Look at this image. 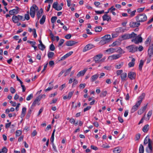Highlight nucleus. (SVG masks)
<instances>
[{
  "label": "nucleus",
  "instance_id": "obj_7",
  "mask_svg": "<svg viewBox=\"0 0 153 153\" xmlns=\"http://www.w3.org/2000/svg\"><path fill=\"white\" fill-rule=\"evenodd\" d=\"M102 56V54H99L95 56L94 58V59L96 63H102L104 62L105 59V58L101 59Z\"/></svg>",
  "mask_w": 153,
  "mask_h": 153
},
{
  "label": "nucleus",
  "instance_id": "obj_33",
  "mask_svg": "<svg viewBox=\"0 0 153 153\" xmlns=\"http://www.w3.org/2000/svg\"><path fill=\"white\" fill-rule=\"evenodd\" d=\"M149 143H151L150 142V139L149 137L147 136L144 140V144L145 145H146L148 143L149 144Z\"/></svg>",
  "mask_w": 153,
  "mask_h": 153
},
{
  "label": "nucleus",
  "instance_id": "obj_45",
  "mask_svg": "<svg viewBox=\"0 0 153 153\" xmlns=\"http://www.w3.org/2000/svg\"><path fill=\"white\" fill-rule=\"evenodd\" d=\"M119 45V43L118 41H115L111 45H109V46L114 47L115 46L118 45Z\"/></svg>",
  "mask_w": 153,
  "mask_h": 153
},
{
  "label": "nucleus",
  "instance_id": "obj_37",
  "mask_svg": "<svg viewBox=\"0 0 153 153\" xmlns=\"http://www.w3.org/2000/svg\"><path fill=\"white\" fill-rule=\"evenodd\" d=\"M39 48L42 51H43L45 48V46L43 44H39L38 45Z\"/></svg>",
  "mask_w": 153,
  "mask_h": 153
},
{
  "label": "nucleus",
  "instance_id": "obj_35",
  "mask_svg": "<svg viewBox=\"0 0 153 153\" xmlns=\"http://www.w3.org/2000/svg\"><path fill=\"white\" fill-rule=\"evenodd\" d=\"M26 108L25 107L22 108V114H21V117H23L25 115L26 112Z\"/></svg>",
  "mask_w": 153,
  "mask_h": 153
},
{
  "label": "nucleus",
  "instance_id": "obj_39",
  "mask_svg": "<svg viewBox=\"0 0 153 153\" xmlns=\"http://www.w3.org/2000/svg\"><path fill=\"white\" fill-rule=\"evenodd\" d=\"M81 105V103L80 102H78L77 103V105L74 106V105H72L71 108H73L75 109H76L77 107H79Z\"/></svg>",
  "mask_w": 153,
  "mask_h": 153
},
{
  "label": "nucleus",
  "instance_id": "obj_44",
  "mask_svg": "<svg viewBox=\"0 0 153 153\" xmlns=\"http://www.w3.org/2000/svg\"><path fill=\"white\" fill-rule=\"evenodd\" d=\"M116 31L118 33L123 32V29L122 27H120L116 29Z\"/></svg>",
  "mask_w": 153,
  "mask_h": 153
},
{
  "label": "nucleus",
  "instance_id": "obj_23",
  "mask_svg": "<svg viewBox=\"0 0 153 153\" xmlns=\"http://www.w3.org/2000/svg\"><path fill=\"white\" fill-rule=\"evenodd\" d=\"M149 55L151 57L153 54V48L151 45L150 46L148 51Z\"/></svg>",
  "mask_w": 153,
  "mask_h": 153
},
{
  "label": "nucleus",
  "instance_id": "obj_18",
  "mask_svg": "<svg viewBox=\"0 0 153 153\" xmlns=\"http://www.w3.org/2000/svg\"><path fill=\"white\" fill-rule=\"evenodd\" d=\"M146 151L147 153H151L152 152V146L151 143H149L148 146L146 148Z\"/></svg>",
  "mask_w": 153,
  "mask_h": 153
},
{
  "label": "nucleus",
  "instance_id": "obj_32",
  "mask_svg": "<svg viewBox=\"0 0 153 153\" xmlns=\"http://www.w3.org/2000/svg\"><path fill=\"white\" fill-rule=\"evenodd\" d=\"M127 76V74L126 73H123L121 74V77L123 81L125 80Z\"/></svg>",
  "mask_w": 153,
  "mask_h": 153
},
{
  "label": "nucleus",
  "instance_id": "obj_41",
  "mask_svg": "<svg viewBox=\"0 0 153 153\" xmlns=\"http://www.w3.org/2000/svg\"><path fill=\"white\" fill-rule=\"evenodd\" d=\"M102 28L100 26H97L95 28V30L96 32H100L102 30Z\"/></svg>",
  "mask_w": 153,
  "mask_h": 153
},
{
  "label": "nucleus",
  "instance_id": "obj_22",
  "mask_svg": "<svg viewBox=\"0 0 153 153\" xmlns=\"http://www.w3.org/2000/svg\"><path fill=\"white\" fill-rule=\"evenodd\" d=\"M99 74H96L92 76L90 79L91 82H94L95 81L98 77Z\"/></svg>",
  "mask_w": 153,
  "mask_h": 153
},
{
  "label": "nucleus",
  "instance_id": "obj_19",
  "mask_svg": "<svg viewBox=\"0 0 153 153\" xmlns=\"http://www.w3.org/2000/svg\"><path fill=\"white\" fill-rule=\"evenodd\" d=\"M73 53V51H70L61 58V60H64L66 58L71 56Z\"/></svg>",
  "mask_w": 153,
  "mask_h": 153
},
{
  "label": "nucleus",
  "instance_id": "obj_43",
  "mask_svg": "<svg viewBox=\"0 0 153 153\" xmlns=\"http://www.w3.org/2000/svg\"><path fill=\"white\" fill-rule=\"evenodd\" d=\"M29 11H28L27 12V13L25 14V18H24L25 19H26L27 20H29V19L30 16L29 14Z\"/></svg>",
  "mask_w": 153,
  "mask_h": 153
},
{
  "label": "nucleus",
  "instance_id": "obj_10",
  "mask_svg": "<svg viewBox=\"0 0 153 153\" xmlns=\"http://www.w3.org/2000/svg\"><path fill=\"white\" fill-rule=\"evenodd\" d=\"M140 105L139 102H137L135 104L132 106L131 110V113H133L136 111Z\"/></svg>",
  "mask_w": 153,
  "mask_h": 153
},
{
  "label": "nucleus",
  "instance_id": "obj_54",
  "mask_svg": "<svg viewBox=\"0 0 153 153\" xmlns=\"http://www.w3.org/2000/svg\"><path fill=\"white\" fill-rule=\"evenodd\" d=\"M86 86V84L85 83L81 84L79 85V88H83Z\"/></svg>",
  "mask_w": 153,
  "mask_h": 153
},
{
  "label": "nucleus",
  "instance_id": "obj_56",
  "mask_svg": "<svg viewBox=\"0 0 153 153\" xmlns=\"http://www.w3.org/2000/svg\"><path fill=\"white\" fill-rule=\"evenodd\" d=\"M33 36L34 38H36L37 36V35L36 34V29H33Z\"/></svg>",
  "mask_w": 153,
  "mask_h": 153
},
{
  "label": "nucleus",
  "instance_id": "obj_13",
  "mask_svg": "<svg viewBox=\"0 0 153 153\" xmlns=\"http://www.w3.org/2000/svg\"><path fill=\"white\" fill-rule=\"evenodd\" d=\"M140 25V23L138 22H130L129 25L131 27H137Z\"/></svg>",
  "mask_w": 153,
  "mask_h": 153
},
{
  "label": "nucleus",
  "instance_id": "obj_11",
  "mask_svg": "<svg viewBox=\"0 0 153 153\" xmlns=\"http://www.w3.org/2000/svg\"><path fill=\"white\" fill-rule=\"evenodd\" d=\"M120 54H121L120 53L119 54H114L108 57V59L110 60L117 59L121 57V55Z\"/></svg>",
  "mask_w": 153,
  "mask_h": 153
},
{
  "label": "nucleus",
  "instance_id": "obj_8",
  "mask_svg": "<svg viewBox=\"0 0 153 153\" xmlns=\"http://www.w3.org/2000/svg\"><path fill=\"white\" fill-rule=\"evenodd\" d=\"M126 48L129 52L132 53H134L136 52L138 50V47L134 45L127 46Z\"/></svg>",
  "mask_w": 153,
  "mask_h": 153
},
{
  "label": "nucleus",
  "instance_id": "obj_55",
  "mask_svg": "<svg viewBox=\"0 0 153 153\" xmlns=\"http://www.w3.org/2000/svg\"><path fill=\"white\" fill-rule=\"evenodd\" d=\"M27 42L30 43L32 47L34 46L36 44V42H35L28 41Z\"/></svg>",
  "mask_w": 153,
  "mask_h": 153
},
{
  "label": "nucleus",
  "instance_id": "obj_2",
  "mask_svg": "<svg viewBox=\"0 0 153 153\" xmlns=\"http://www.w3.org/2000/svg\"><path fill=\"white\" fill-rule=\"evenodd\" d=\"M101 40L100 41L99 43L101 45H104L109 42L111 39V37L110 35L107 34L101 38Z\"/></svg>",
  "mask_w": 153,
  "mask_h": 153
},
{
  "label": "nucleus",
  "instance_id": "obj_59",
  "mask_svg": "<svg viewBox=\"0 0 153 153\" xmlns=\"http://www.w3.org/2000/svg\"><path fill=\"white\" fill-rule=\"evenodd\" d=\"M140 134L138 133V134H137L136 135V137H135L136 140H138L140 138Z\"/></svg>",
  "mask_w": 153,
  "mask_h": 153
},
{
  "label": "nucleus",
  "instance_id": "obj_38",
  "mask_svg": "<svg viewBox=\"0 0 153 153\" xmlns=\"http://www.w3.org/2000/svg\"><path fill=\"white\" fill-rule=\"evenodd\" d=\"M54 55V53L53 52H50L48 53V56L49 58H52Z\"/></svg>",
  "mask_w": 153,
  "mask_h": 153
},
{
  "label": "nucleus",
  "instance_id": "obj_48",
  "mask_svg": "<svg viewBox=\"0 0 153 153\" xmlns=\"http://www.w3.org/2000/svg\"><path fill=\"white\" fill-rule=\"evenodd\" d=\"M102 147L104 148L107 149L110 147V146L108 145H107L106 143L103 144L102 145Z\"/></svg>",
  "mask_w": 153,
  "mask_h": 153
},
{
  "label": "nucleus",
  "instance_id": "obj_29",
  "mask_svg": "<svg viewBox=\"0 0 153 153\" xmlns=\"http://www.w3.org/2000/svg\"><path fill=\"white\" fill-rule=\"evenodd\" d=\"M149 129V125L148 124H146L144 126L142 130L144 132H146Z\"/></svg>",
  "mask_w": 153,
  "mask_h": 153
},
{
  "label": "nucleus",
  "instance_id": "obj_51",
  "mask_svg": "<svg viewBox=\"0 0 153 153\" xmlns=\"http://www.w3.org/2000/svg\"><path fill=\"white\" fill-rule=\"evenodd\" d=\"M50 49L51 51H54L55 49V47L53 44H51L50 47Z\"/></svg>",
  "mask_w": 153,
  "mask_h": 153
},
{
  "label": "nucleus",
  "instance_id": "obj_52",
  "mask_svg": "<svg viewBox=\"0 0 153 153\" xmlns=\"http://www.w3.org/2000/svg\"><path fill=\"white\" fill-rule=\"evenodd\" d=\"M64 42V40L63 39H60L59 42L58 46L59 47L61 46L62 45L63 43Z\"/></svg>",
  "mask_w": 153,
  "mask_h": 153
},
{
  "label": "nucleus",
  "instance_id": "obj_20",
  "mask_svg": "<svg viewBox=\"0 0 153 153\" xmlns=\"http://www.w3.org/2000/svg\"><path fill=\"white\" fill-rule=\"evenodd\" d=\"M77 43L75 41L70 40L66 42V45L67 46H72L75 45Z\"/></svg>",
  "mask_w": 153,
  "mask_h": 153
},
{
  "label": "nucleus",
  "instance_id": "obj_9",
  "mask_svg": "<svg viewBox=\"0 0 153 153\" xmlns=\"http://www.w3.org/2000/svg\"><path fill=\"white\" fill-rule=\"evenodd\" d=\"M135 34L134 32H132L131 34H124L122 35L121 37V40H126L130 38H131L132 37H133Z\"/></svg>",
  "mask_w": 153,
  "mask_h": 153
},
{
  "label": "nucleus",
  "instance_id": "obj_57",
  "mask_svg": "<svg viewBox=\"0 0 153 153\" xmlns=\"http://www.w3.org/2000/svg\"><path fill=\"white\" fill-rule=\"evenodd\" d=\"M107 94V91H104L101 93V96L102 97H105L106 96Z\"/></svg>",
  "mask_w": 153,
  "mask_h": 153
},
{
  "label": "nucleus",
  "instance_id": "obj_6",
  "mask_svg": "<svg viewBox=\"0 0 153 153\" xmlns=\"http://www.w3.org/2000/svg\"><path fill=\"white\" fill-rule=\"evenodd\" d=\"M12 20L14 23H17L19 21H24L25 19L22 16L18 15L17 16L13 15L12 17Z\"/></svg>",
  "mask_w": 153,
  "mask_h": 153
},
{
  "label": "nucleus",
  "instance_id": "obj_64",
  "mask_svg": "<svg viewBox=\"0 0 153 153\" xmlns=\"http://www.w3.org/2000/svg\"><path fill=\"white\" fill-rule=\"evenodd\" d=\"M71 37V34H68L65 36V37L67 39H69Z\"/></svg>",
  "mask_w": 153,
  "mask_h": 153
},
{
  "label": "nucleus",
  "instance_id": "obj_17",
  "mask_svg": "<svg viewBox=\"0 0 153 153\" xmlns=\"http://www.w3.org/2000/svg\"><path fill=\"white\" fill-rule=\"evenodd\" d=\"M74 93V91H72L71 92H70L68 93V96H65L63 97V99L64 100H65L67 99H68V100L70 99L72 96L73 94Z\"/></svg>",
  "mask_w": 153,
  "mask_h": 153
},
{
  "label": "nucleus",
  "instance_id": "obj_15",
  "mask_svg": "<svg viewBox=\"0 0 153 153\" xmlns=\"http://www.w3.org/2000/svg\"><path fill=\"white\" fill-rule=\"evenodd\" d=\"M16 8V9H14L9 11V13L10 14L12 15L14 14H17L19 12V10L18 7H17Z\"/></svg>",
  "mask_w": 153,
  "mask_h": 153
},
{
  "label": "nucleus",
  "instance_id": "obj_16",
  "mask_svg": "<svg viewBox=\"0 0 153 153\" xmlns=\"http://www.w3.org/2000/svg\"><path fill=\"white\" fill-rule=\"evenodd\" d=\"M102 19L103 21H107L108 22L111 21V18L110 16L107 14H105L102 16Z\"/></svg>",
  "mask_w": 153,
  "mask_h": 153
},
{
  "label": "nucleus",
  "instance_id": "obj_46",
  "mask_svg": "<svg viewBox=\"0 0 153 153\" xmlns=\"http://www.w3.org/2000/svg\"><path fill=\"white\" fill-rule=\"evenodd\" d=\"M57 18L56 16H53L51 18V22L52 23H54L56 21Z\"/></svg>",
  "mask_w": 153,
  "mask_h": 153
},
{
  "label": "nucleus",
  "instance_id": "obj_40",
  "mask_svg": "<svg viewBox=\"0 0 153 153\" xmlns=\"http://www.w3.org/2000/svg\"><path fill=\"white\" fill-rule=\"evenodd\" d=\"M7 149L5 147H3L2 149H0V153H7Z\"/></svg>",
  "mask_w": 153,
  "mask_h": 153
},
{
  "label": "nucleus",
  "instance_id": "obj_58",
  "mask_svg": "<svg viewBox=\"0 0 153 153\" xmlns=\"http://www.w3.org/2000/svg\"><path fill=\"white\" fill-rule=\"evenodd\" d=\"M95 13L97 14H101L104 13V10H102L101 11H95Z\"/></svg>",
  "mask_w": 153,
  "mask_h": 153
},
{
  "label": "nucleus",
  "instance_id": "obj_27",
  "mask_svg": "<svg viewBox=\"0 0 153 153\" xmlns=\"http://www.w3.org/2000/svg\"><path fill=\"white\" fill-rule=\"evenodd\" d=\"M43 12V11L42 8L40 9L39 11L38 12V13H37V15L38 19H39V18H40Z\"/></svg>",
  "mask_w": 153,
  "mask_h": 153
},
{
  "label": "nucleus",
  "instance_id": "obj_30",
  "mask_svg": "<svg viewBox=\"0 0 153 153\" xmlns=\"http://www.w3.org/2000/svg\"><path fill=\"white\" fill-rule=\"evenodd\" d=\"M45 19L46 16L43 15L40 21V23L41 25L43 24L45 21Z\"/></svg>",
  "mask_w": 153,
  "mask_h": 153
},
{
  "label": "nucleus",
  "instance_id": "obj_28",
  "mask_svg": "<svg viewBox=\"0 0 153 153\" xmlns=\"http://www.w3.org/2000/svg\"><path fill=\"white\" fill-rule=\"evenodd\" d=\"M121 151V149L119 147H117L114 149L113 152L114 153H119Z\"/></svg>",
  "mask_w": 153,
  "mask_h": 153
},
{
  "label": "nucleus",
  "instance_id": "obj_24",
  "mask_svg": "<svg viewBox=\"0 0 153 153\" xmlns=\"http://www.w3.org/2000/svg\"><path fill=\"white\" fill-rule=\"evenodd\" d=\"M145 93H142L141 95L139 96L138 98V100L137 102H139L140 103V104L142 100L144 99L145 97Z\"/></svg>",
  "mask_w": 153,
  "mask_h": 153
},
{
  "label": "nucleus",
  "instance_id": "obj_31",
  "mask_svg": "<svg viewBox=\"0 0 153 153\" xmlns=\"http://www.w3.org/2000/svg\"><path fill=\"white\" fill-rule=\"evenodd\" d=\"M152 114V111H149L147 114V117L145 118V120L148 121L149 120L150 117L151 116Z\"/></svg>",
  "mask_w": 153,
  "mask_h": 153
},
{
  "label": "nucleus",
  "instance_id": "obj_5",
  "mask_svg": "<svg viewBox=\"0 0 153 153\" xmlns=\"http://www.w3.org/2000/svg\"><path fill=\"white\" fill-rule=\"evenodd\" d=\"M38 10V7L35 4H33L30 7V15L33 18L35 16L36 11Z\"/></svg>",
  "mask_w": 153,
  "mask_h": 153
},
{
  "label": "nucleus",
  "instance_id": "obj_1",
  "mask_svg": "<svg viewBox=\"0 0 153 153\" xmlns=\"http://www.w3.org/2000/svg\"><path fill=\"white\" fill-rule=\"evenodd\" d=\"M105 51L108 54H111L115 52H118L120 54L125 53V51L120 47H117L115 48H111L106 50Z\"/></svg>",
  "mask_w": 153,
  "mask_h": 153
},
{
  "label": "nucleus",
  "instance_id": "obj_53",
  "mask_svg": "<svg viewBox=\"0 0 153 153\" xmlns=\"http://www.w3.org/2000/svg\"><path fill=\"white\" fill-rule=\"evenodd\" d=\"M22 134V131H21L18 130L16 132V135L17 136H20Z\"/></svg>",
  "mask_w": 153,
  "mask_h": 153
},
{
  "label": "nucleus",
  "instance_id": "obj_62",
  "mask_svg": "<svg viewBox=\"0 0 153 153\" xmlns=\"http://www.w3.org/2000/svg\"><path fill=\"white\" fill-rule=\"evenodd\" d=\"M145 9V7L140 8L137 9V11L138 12L140 13L142 12Z\"/></svg>",
  "mask_w": 153,
  "mask_h": 153
},
{
  "label": "nucleus",
  "instance_id": "obj_12",
  "mask_svg": "<svg viewBox=\"0 0 153 153\" xmlns=\"http://www.w3.org/2000/svg\"><path fill=\"white\" fill-rule=\"evenodd\" d=\"M94 47V46L91 44H88L86 45L84 48L83 51L85 52L90 50Z\"/></svg>",
  "mask_w": 153,
  "mask_h": 153
},
{
  "label": "nucleus",
  "instance_id": "obj_61",
  "mask_svg": "<svg viewBox=\"0 0 153 153\" xmlns=\"http://www.w3.org/2000/svg\"><path fill=\"white\" fill-rule=\"evenodd\" d=\"M123 72V70H118L117 71L116 73L117 74V75H119L121 74V73Z\"/></svg>",
  "mask_w": 153,
  "mask_h": 153
},
{
  "label": "nucleus",
  "instance_id": "obj_3",
  "mask_svg": "<svg viewBox=\"0 0 153 153\" xmlns=\"http://www.w3.org/2000/svg\"><path fill=\"white\" fill-rule=\"evenodd\" d=\"M135 19L136 21L139 23L142 22L147 20V17L145 14H140L136 17Z\"/></svg>",
  "mask_w": 153,
  "mask_h": 153
},
{
  "label": "nucleus",
  "instance_id": "obj_49",
  "mask_svg": "<svg viewBox=\"0 0 153 153\" xmlns=\"http://www.w3.org/2000/svg\"><path fill=\"white\" fill-rule=\"evenodd\" d=\"M58 6V2H54L53 5V7L55 10L57 8V7Z\"/></svg>",
  "mask_w": 153,
  "mask_h": 153
},
{
  "label": "nucleus",
  "instance_id": "obj_4",
  "mask_svg": "<svg viewBox=\"0 0 153 153\" xmlns=\"http://www.w3.org/2000/svg\"><path fill=\"white\" fill-rule=\"evenodd\" d=\"M135 35L132 37V38L131 41L132 42H134L136 44H138L139 42H141L142 41V38L141 37L140 35H138V36L137 35L134 33Z\"/></svg>",
  "mask_w": 153,
  "mask_h": 153
},
{
  "label": "nucleus",
  "instance_id": "obj_63",
  "mask_svg": "<svg viewBox=\"0 0 153 153\" xmlns=\"http://www.w3.org/2000/svg\"><path fill=\"white\" fill-rule=\"evenodd\" d=\"M144 112V111H143V110L141 108L138 111L137 113L138 114L141 115L142 113H143Z\"/></svg>",
  "mask_w": 153,
  "mask_h": 153
},
{
  "label": "nucleus",
  "instance_id": "obj_26",
  "mask_svg": "<svg viewBox=\"0 0 153 153\" xmlns=\"http://www.w3.org/2000/svg\"><path fill=\"white\" fill-rule=\"evenodd\" d=\"M131 61L129 62L128 64V66L129 67H131L134 66V62L135 61V59L131 57Z\"/></svg>",
  "mask_w": 153,
  "mask_h": 153
},
{
  "label": "nucleus",
  "instance_id": "obj_60",
  "mask_svg": "<svg viewBox=\"0 0 153 153\" xmlns=\"http://www.w3.org/2000/svg\"><path fill=\"white\" fill-rule=\"evenodd\" d=\"M136 12V10H134L131 13L130 15V17H132L135 15V13Z\"/></svg>",
  "mask_w": 153,
  "mask_h": 153
},
{
  "label": "nucleus",
  "instance_id": "obj_36",
  "mask_svg": "<svg viewBox=\"0 0 153 153\" xmlns=\"http://www.w3.org/2000/svg\"><path fill=\"white\" fill-rule=\"evenodd\" d=\"M144 61L143 60H141L139 65V68L140 70H142V67L143 65Z\"/></svg>",
  "mask_w": 153,
  "mask_h": 153
},
{
  "label": "nucleus",
  "instance_id": "obj_14",
  "mask_svg": "<svg viewBox=\"0 0 153 153\" xmlns=\"http://www.w3.org/2000/svg\"><path fill=\"white\" fill-rule=\"evenodd\" d=\"M128 77L131 79H133L136 77L135 73L133 72H130L128 74Z\"/></svg>",
  "mask_w": 153,
  "mask_h": 153
},
{
  "label": "nucleus",
  "instance_id": "obj_47",
  "mask_svg": "<svg viewBox=\"0 0 153 153\" xmlns=\"http://www.w3.org/2000/svg\"><path fill=\"white\" fill-rule=\"evenodd\" d=\"M33 95L32 94H30L26 98V100L27 101L30 100L33 97Z\"/></svg>",
  "mask_w": 153,
  "mask_h": 153
},
{
  "label": "nucleus",
  "instance_id": "obj_50",
  "mask_svg": "<svg viewBox=\"0 0 153 153\" xmlns=\"http://www.w3.org/2000/svg\"><path fill=\"white\" fill-rule=\"evenodd\" d=\"M10 91L11 93L12 94H14L16 92V90L12 87H11L10 88Z\"/></svg>",
  "mask_w": 153,
  "mask_h": 153
},
{
  "label": "nucleus",
  "instance_id": "obj_25",
  "mask_svg": "<svg viewBox=\"0 0 153 153\" xmlns=\"http://www.w3.org/2000/svg\"><path fill=\"white\" fill-rule=\"evenodd\" d=\"M40 100L39 98H36V99L33 102L31 107H33L35 106L37 104L39 105V102L40 101Z\"/></svg>",
  "mask_w": 153,
  "mask_h": 153
},
{
  "label": "nucleus",
  "instance_id": "obj_34",
  "mask_svg": "<svg viewBox=\"0 0 153 153\" xmlns=\"http://www.w3.org/2000/svg\"><path fill=\"white\" fill-rule=\"evenodd\" d=\"M144 147L142 144H140L139 148V152L138 153H144Z\"/></svg>",
  "mask_w": 153,
  "mask_h": 153
},
{
  "label": "nucleus",
  "instance_id": "obj_21",
  "mask_svg": "<svg viewBox=\"0 0 153 153\" xmlns=\"http://www.w3.org/2000/svg\"><path fill=\"white\" fill-rule=\"evenodd\" d=\"M88 70L87 68H85L83 70L80 71H79L77 75V76L78 77L80 76H83L86 72Z\"/></svg>",
  "mask_w": 153,
  "mask_h": 153
},
{
  "label": "nucleus",
  "instance_id": "obj_42",
  "mask_svg": "<svg viewBox=\"0 0 153 153\" xmlns=\"http://www.w3.org/2000/svg\"><path fill=\"white\" fill-rule=\"evenodd\" d=\"M123 65V62H121L120 63H119L118 64L116 65L115 66V67L117 69H120L121 68Z\"/></svg>",
  "mask_w": 153,
  "mask_h": 153
}]
</instances>
